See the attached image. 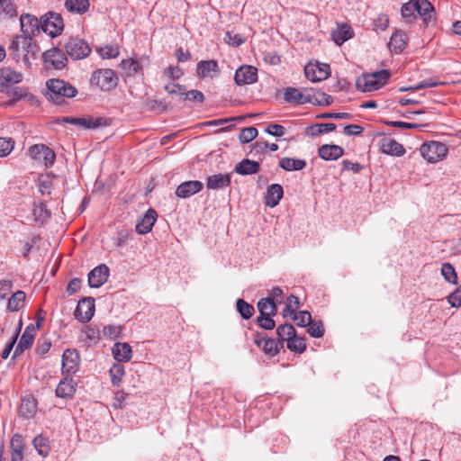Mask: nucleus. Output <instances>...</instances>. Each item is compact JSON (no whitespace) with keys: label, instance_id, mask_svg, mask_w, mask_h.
I'll return each mask as SVG.
<instances>
[{"label":"nucleus","instance_id":"nucleus-1","mask_svg":"<svg viewBox=\"0 0 461 461\" xmlns=\"http://www.w3.org/2000/svg\"><path fill=\"white\" fill-rule=\"evenodd\" d=\"M46 96L56 104H63L66 98H73L77 89L63 79L50 78L46 82Z\"/></svg>","mask_w":461,"mask_h":461},{"label":"nucleus","instance_id":"nucleus-2","mask_svg":"<svg viewBox=\"0 0 461 461\" xmlns=\"http://www.w3.org/2000/svg\"><path fill=\"white\" fill-rule=\"evenodd\" d=\"M391 77L387 69L378 70L373 73L363 74L357 77L356 86L362 92H372L383 87Z\"/></svg>","mask_w":461,"mask_h":461},{"label":"nucleus","instance_id":"nucleus-3","mask_svg":"<svg viewBox=\"0 0 461 461\" xmlns=\"http://www.w3.org/2000/svg\"><path fill=\"white\" fill-rule=\"evenodd\" d=\"M54 122L56 124H65L69 123L83 129H97L100 127L107 126L110 124V119L104 117H93L90 115L83 116V117H71V116H63L57 118Z\"/></svg>","mask_w":461,"mask_h":461},{"label":"nucleus","instance_id":"nucleus-4","mask_svg":"<svg viewBox=\"0 0 461 461\" xmlns=\"http://www.w3.org/2000/svg\"><path fill=\"white\" fill-rule=\"evenodd\" d=\"M90 84L103 91H110L116 87L118 77L111 68H99L93 72Z\"/></svg>","mask_w":461,"mask_h":461},{"label":"nucleus","instance_id":"nucleus-5","mask_svg":"<svg viewBox=\"0 0 461 461\" xmlns=\"http://www.w3.org/2000/svg\"><path fill=\"white\" fill-rule=\"evenodd\" d=\"M420 152L422 158L429 163H437L446 158L448 149L446 144L432 140L423 143Z\"/></svg>","mask_w":461,"mask_h":461},{"label":"nucleus","instance_id":"nucleus-6","mask_svg":"<svg viewBox=\"0 0 461 461\" xmlns=\"http://www.w3.org/2000/svg\"><path fill=\"white\" fill-rule=\"evenodd\" d=\"M41 30L51 38L57 37L64 30V22L60 14L49 12L41 17Z\"/></svg>","mask_w":461,"mask_h":461},{"label":"nucleus","instance_id":"nucleus-7","mask_svg":"<svg viewBox=\"0 0 461 461\" xmlns=\"http://www.w3.org/2000/svg\"><path fill=\"white\" fill-rule=\"evenodd\" d=\"M64 48L67 54L73 59H85L91 52L89 44L78 37H70L65 43Z\"/></svg>","mask_w":461,"mask_h":461},{"label":"nucleus","instance_id":"nucleus-8","mask_svg":"<svg viewBox=\"0 0 461 461\" xmlns=\"http://www.w3.org/2000/svg\"><path fill=\"white\" fill-rule=\"evenodd\" d=\"M29 156L37 162L50 167L56 159L55 152L44 144H35L30 147Z\"/></svg>","mask_w":461,"mask_h":461},{"label":"nucleus","instance_id":"nucleus-9","mask_svg":"<svg viewBox=\"0 0 461 461\" xmlns=\"http://www.w3.org/2000/svg\"><path fill=\"white\" fill-rule=\"evenodd\" d=\"M42 58L46 69L60 70L67 66L68 59L64 52L58 48L45 51Z\"/></svg>","mask_w":461,"mask_h":461},{"label":"nucleus","instance_id":"nucleus-10","mask_svg":"<svg viewBox=\"0 0 461 461\" xmlns=\"http://www.w3.org/2000/svg\"><path fill=\"white\" fill-rule=\"evenodd\" d=\"M304 74L307 79L312 82H320L327 79L330 75V68L326 63L309 62L304 68Z\"/></svg>","mask_w":461,"mask_h":461},{"label":"nucleus","instance_id":"nucleus-11","mask_svg":"<svg viewBox=\"0 0 461 461\" xmlns=\"http://www.w3.org/2000/svg\"><path fill=\"white\" fill-rule=\"evenodd\" d=\"M80 357L76 349L68 348L62 355V375H72L76 374L79 367Z\"/></svg>","mask_w":461,"mask_h":461},{"label":"nucleus","instance_id":"nucleus-12","mask_svg":"<svg viewBox=\"0 0 461 461\" xmlns=\"http://www.w3.org/2000/svg\"><path fill=\"white\" fill-rule=\"evenodd\" d=\"M94 313L95 300L92 297H86L78 302L74 316L77 321L86 323L92 319Z\"/></svg>","mask_w":461,"mask_h":461},{"label":"nucleus","instance_id":"nucleus-13","mask_svg":"<svg viewBox=\"0 0 461 461\" xmlns=\"http://www.w3.org/2000/svg\"><path fill=\"white\" fill-rule=\"evenodd\" d=\"M234 81L238 86L254 84L258 81V68L251 65H242L235 72Z\"/></svg>","mask_w":461,"mask_h":461},{"label":"nucleus","instance_id":"nucleus-14","mask_svg":"<svg viewBox=\"0 0 461 461\" xmlns=\"http://www.w3.org/2000/svg\"><path fill=\"white\" fill-rule=\"evenodd\" d=\"M20 23L23 37L32 38L41 31V20H38L35 15L23 14L20 16Z\"/></svg>","mask_w":461,"mask_h":461},{"label":"nucleus","instance_id":"nucleus-15","mask_svg":"<svg viewBox=\"0 0 461 461\" xmlns=\"http://www.w3.org/2000/svg\"><path fill=\"white\" fill-rule=\"evenodd\" d=\"M109 276V267L104 265H99L91 270L88 274V285L90 287L98 288L102 286Z\"/></svg>","mask_w":461,"mask_h":461},{"label":"nucleus","instance_id":"nucleus-16","mask_svg":"<svg viewBox=\"0 0 461 461\" xmlns=\"http://www.w3.org/2000/svg\"><path fill=\"white\" fill-rule=\"evenodd\" d=\"M77 383L71 377V375H65L62 378L57 388H56V396L63 399L72 398L76 393Z\"/></svg>","mask_w":461,"mask_h":461},{"label":"nucleus","instance_id":"nucleus-17","mask_svg":"<svg viewBox=\"0 0 461 461\" xmlns=\"http://www.w3.org/2000/svg\"><path fill=\"white\" fill-rule=\"evenodd\" d=\"M284 98L285 102L294 104H311L312 95L304 94L295 87H286L284 90Z\"/></svg>","mask_w":461,"mask_h":461},{"label":"nucleus","instance_id":"nucleus-18","mask_svg":"<svg viewBox=\"0 0 461 461\" xmlns=\"http://www.w3.org/2000/svg\"><path fill=\"white\" fill-rule=\"evenodd\" d=\"M203 184L198 180H191L181 183L176 189V195L180 198H188L199 193Z\"/></svg>","mask_w":461,"mask_h":461},{"label":"nucleus","instance_id":"nucleus-19","mask_svg":"<svg viewBox=\"0 0 461 461\" xmlns=\"http://www.w3.org/2000/svg\"><path fill=\"white\" fill-rule=\"evenodd\" d=\"M35 334L36 331L34 325L29 324L26 327L24 332L23 333L20 341L14 350V357H16L17 356L21 355L22 353H23L25 349L29 348L32 345Z\"/></svg>","mask_w":461,"mask_h":461},{"label":"nucleus","instance_id":"nucleus-20","mask_svg":"<svg viewBox=\"0 0 461 461\" xmlns=\"http://www.w3.org/2000/svg\"><path fill=\"white\" fill-rule=\"evenodd\" d=\"M157 212L154 209L149 208L143 215V217L137 222L136 231L139 234L149 233L152 230V227L157 221Z\"/></svg>","mask_w":461,"mask_h":461},{"label":"nucleus","instance_id":"nucleus-21","mask_svg":"<svg viewBox=\"0 0 461 461\" xmlns=\"http://www.w3.org/2000/svg\"><path fill=\"white\" fill-rule=\"evenodd\" d=\"M197 75L202 78H213L220 73L218 62L214 59L202 60L197 63Z\"/></svg>","mask_w":461,"mask_h":461},{"label":"nucleus","instance_id":"nucleus-22","mask_svg":"<svg viewBox=\"0 0 461 461\" xmlns=\"http://www.w3.org/2000/svg\"><path fill=\"white\" fill-rule=\"evenodd\" d=\"M24 446V439L21 434L16 433L12 437L10 442L12 461H23Z\"/></svg>","mask_w":461,"mask_h":461},{"label":"nucleus","instance_id":"nucleus-23","mask_svg":"<svg viewBox=\"0 0 461 461\" xmlns=\"http://www.w3.org/2000/svg\"><path fill=\"white\" fill-rule=\"evenodd\" d=\"M319 156L324 160H336L343 156L344 149L335 144H324L318 149Z\"/></svg>","mask_w":461,"mask_h":461},{"label":"nucleus","instance_id":"nucleus-24","mask_svg":"<svg viewBox=\"0 0 461 461\" xmlns=\"http://www.w3.org/2000/svg\"><path fill=\"white\" fill-rule=\"evenodd\" d=\"M255 342L266 354L270 356H276L284 347L283 342L268 338L258 339Z\"/></svg>","mask_w":461,"mask_h":461},{"label":"nucleus","instance_id":"nucleus-25","mask_svg":"<svg viewBox=\"0 0 461 461\" xmlns=\"http://www.w3.org/2000/svg\"><path fill=\"white\" fill-rule=\"evenodd\" d=\"M284 194V190L281 185L272 184L267 187L265 203L271 208L276 207Z\"/></svg>","mask_w":461,"mask_h":461},{"label":"nucleus","instance_id":"nucleus-26","mask_svg":"<svg viewBox=\"0 0 461 461\" xmlns=\"http://www.w3.org/2000/svg\"><path fill=\"white\" fill-rule=\"evenodd\" d=\"M23 80V75L9 67L0 68V86L17 84Z\"/></svg>","mask_w":461,"mask_h":461},{"label":"nucleus","instance_id":"nucleus-27","mask_svg":"<svg viewBox=\"0 0 461 461\" xmlns=\"http://www.w3.org/2000/svg\"><path fill=\"white\" fill-rule=\"evenodd\" d=\"M230 185V174H214L207 177L208 189H222Z\"/></svg>","mask_w":461,"mask_h":461},{"label":"nucleus","instance_id":"nucleus-28","mask_svg":"<svg viewBox=\"0 0 461 461\" xmlns=\"http://www.w3.org/2000/svg\"><path fill=\"white\" fill-rule=\"evenodd\" d=\"M353 30L350 25L345 23L339 26L331 32L332 41L339 46L353 37Z\"/></svg>","mask_w":461,"mask_h":461},{"label":"nucleus","instance_id":"nucleus-29","mask_svg":"<svg viewBox=\"0 0 461 461\" xmlns=\"http://www.w3.org/2000/svg\"><path fill=\"white\" fill-rule=\"evenodd\" d=\"M381 150L383 153L398 157L405 153L403 146L393 139H383Z\"/></svg>","mask_w":461,"mask_h":461},{"label":"nucleus","instance_id":"nucleus-30","mask_svg":"<svg viewBox=\"0 0 461 461\" xmlns=\"http://www.w3.org/2000/svg\"><path fill=\"white\" fill-rule=\"evenodd\" d=\"M23 47L25 50V54L23 55V60L27 67L31 66L30 56L32 59H35L36 55L40 52V47L38 44L32 41V38L23 37Z\"/></svg>","mask_w":461,"mask_h":461},{"label":"nucleus","instance_id":"nucleus-31","mask_svg":"<svg viewBox=\"0 0 461 461\" xmlns=\"http://www.w3.org/2000/svg\"><path fill=\"white\" fill-rule=\"evenodd\" d=\"M417 14L421 17L425 25H428L433 18L434 7L428 0H416Z\"/></svg>","mask_w":461,"mask_h":461},{"label":"nucleus","instance_id":"nucleus-32","mask_svg":"<svg viewBox=\"0 0 461 461\" xmlns=\"http://www.w3.org/2000/svg\"><path fill=\"white\" fill-rule=\"evenodd\" d=\"M113 356L118 362L129 361L131 358V348L128 343L117 342L112 348Z\"/></svg>","mask_w":461,"mask_h":461},{"label":"nucleus","instance_id":"nucleus-33","mask_svg":"<svg viewBox=\"0 0 461 461\" xmlns=\"http://www.w3.org/2000/svg\"><path fill=\"white\" fill-rule=\"evenodd\" d=\"M259 169L260 164L249 158L241 160L235 167V172L242 176L257 174Z\"/></svg>","mask_w":461,"mask_h":461},{"label":"nucleus","instance_id":"nucleus-34","mask_svg":"<svg viewBox=\"0 0 461 461\" xmlns=\"http://www.w3.org/2000/svg\"><path fill=\"white\" fill-rule=\"evenodd\" d=\"M64 5L68 12L82 15L88 11L90 3L89 0H65Z\"/></svg>","mask_w":461,"mask_h":461},{"label":"nucleus","instance_id":"nucleus-35","mask_svg":"<svg viewBox=\"0 0 461 461\" xmlns=\"http://www.w3.org/2000/svg\"><path fill=\"white\" fill-rule=\"evenodd\" d=\"M279 167L285 171H299L306 167V161L301 158H283L279 161Z\"/></svg>","mask_w":461,"mask_h":461},{"label":"nucleus","instance_id":"nucleus-36","mask_svg":"<svg viewBox=\"0 0 461 461\" xmlns=\"http://www.w3.org/2000/svg\"><path fill=\"white\" fill-rule=\"evenodd\" d=\"M407 45V35L400 31H396L391 37L389 47L396 53L402 52Z\"/></svg>","mask_w":461,"mask_h":461},{"label":"nucleus","instance_id":"nucleus-37","mask_svg":"<svg viewBox=\"0 0 461 461\" xmlns=\"http://www.w3.org/2000/svg\"><path fill=\"white\" fill-rule=\"evenodd\" d=\"M17 14L16 5L12 0L0 1V19H14Z\"/></svg>","mask_w":461,"mask_h":461},{"label":"nucleus","instance_id":"nucleus-38","mask_svg":"<svg viewBox=\"0 0 461 461\" xmlns=\"http://www.w3.org/2000/svg\"><path fill=\"white\" fill-rule=\"evenodd\" d=\"M26 299V294L18 290L14 293L8 301L7 310L9 312H17L22 309L24 305V301Z\"/></svg>","mask_w":461,"mask_h":461},{"label":"nucleus","instance_id":"nucleus-39","mask_svg":"<svg viewBox=\"0 0 461 461\" xmlns=\"http://www.w3.org/2000/svg\"><path fill=\"white\" fill-rule=\"evenodd\" d=\"M402 18L405 20L406 23H413L416 18V13H417V3L416 0H411L407 3H405L402 6Z\"/></svg>","mask_w":461,"mask_h":461},{"label":"nucleus","instance_id":"nucleus-40","mask_svg":"<svg viewBox=\"0 0 461 461\" xmlns=\"http://www.w3.org/2000/svg\"><path fill=\"white\" fill-rule=\"evenodd\" d=\"M32 443L34 448L36 449L39 455H41L43 457L49 456L50 451V445L48 438L42 435H38L34 438Z\"/></svg>","mask_w":461,"mask_h":461},{"label":"nucleus","instance_id":"nucleus-41","mask_svg":"<svg viewBox=\"0 0 461 461\" xmlns=\"http://www.w3.org/2000/svg\"><path fill=\"white\" fill-rule=\"evenodd\" d=\"M336 129V124L329 123H317L312 124L307 128V134L311 137H317L326 132H331Z\"/></svg>","mask_w":461,"mask_h":461},{"label":"nucleus","instance_id":"nucleus-42","mask_svg":"<svg viewBox=\"0 0 461 461\" xmlns=\"http://www.w3.org/2000/svg\"><path fill=\"white\" fill-rule=\"evenodd\" d=\"M272 299L262 298L258 303V309L259 315H276L277 312V306L275 303L271 302Z\"/></svg>","mask_w":461,"mask_h":461},{"label":"nucleus","instance_id":"nucleus-43","mask_svg":"<svg viewBox=\"0 0 461 461\" xmlns=\"http://www.w3.org/2000/svg\"><path fill=\"white\" fill-rule=\"evenodd\" d=\"M286 342L287 348L293 352L301 354L306 350V344L303 338H298L295 335L290 337Z\"/></svg>","mask_w":461,"mask_h":461},{"label":"nucleus","instance_id":"nucleus-44","mask_svg":"<svg viewBox=\"0 0 461 461\" xmlns=\"http://www.w3.org/2000/svg\"><path fill=\"white\" fill-rule=\"evenodd\" d=\"M121 68L127 77L134 76L140 69L139 61L133 59H123L121 62Z\"/></svg>","mask_w":461,"mask_h":461},{"label":"nucleus","instance_id":"nucleus-45","mask_svg":"<svg viewBox=\"0 0 461 461\" xmlns=\"http://www.w3.org/2000/svg\"><path fill=\"white\" fill-rule=\"evenodd\" d=\"M295 329L290 323H285L283 325H279L276 329V334L278 336V340L284 343V341H287L290 337L295 336Z\"/></svg>","mask_w":461,"mask_h":461},{"label":"nucleus","instance_id":"nucleus-46","mask_svg":"<svg viewBox=\"0 0 461 461\" xmlns=\"http://www.w3.org/2000/svg\"><path fill=\"white\" fill-rule=\"evenodd\" d=\"M110 376L113 385L118 386L124 375V366L121 363L113 364L110 368Z\"/></svg>","mask_w":461,"mask_h":461},{"label":"nucleus","instance_id":"nucleus-47","mask_svg":"<svg viewBox=\"0 0 461 461\" xmlns=\"http://www.w3.org/2000/svg\"><path fill=\"white\" fill-rule=\"evenodd\" d=\"M236 305L237 311L244 320H249L253 316L255 312L253 305L248 303L243 299H238Z\"/></svg>","mask_w":461,"mask_h":461},{"label":"nucleus","instance_id":"nucleus-48","mask_svg":"<svg viewBox=\"0 0 461 461\" xmlns=\"http://www.w3.org/2000/svg\"><path fill=\"white\" fill-rule=\"evenodd\" d=\"M300 307V302L298 297L294 295H290L287 297L285 302V307L283 310V316L292 317V315L295 312V311Z\"/></svg>","mask_w":461,"mask_h":461},{"label":"nucleus","instance_id":"nucleus-49","mask_svg":"<svg viewBox=\"0 0 461 461\" xmlns=\"http://www.w3.org/2000/svg\"><path fill=\"white\" fill-rule=\"evenodd\" d=\"M441 275L444 279L450 283L456 285L457 284V275L454 268V267L450 263H444L441 267Z\"/></svg>","mask_w":461,"mask_h":461},{"label":"nucleus","instance_id":"nucleus-50","mask_svg":"<svg viewBox=\"0 0 461 461\" xmlns=\"http://www.w3.org/2000/svg\"><path fill=\"white\" fill-rule=\"evenodd\" d=\"M333 103V98L331 95H327L322 92H315L312 95V104L328 106Z\"/></svg>","mask_w":461,"mask_h":461},{"label":"nucleus","instance_id":"nucleus-51","mask_svg":"<svg viewBox=\"0 0 461 461\" xmlns=\"http://www.w3.org/2000/svg\"><path fill=\"white\" fill-rule=\"evenodd\" d=\"M36 411V402L34 400L23 399L20 407V412L26 418H31Z\"/></svg>","mask_w":461,"mask_h":461},{"label":"nucleus","instance_id":"nucleus-52","mask_svg":"<svg viewBox=\"0 0 461 461\" xmlns=\"http://www.w3.org/2000/svg\"><path fill=\"white\" fill-rule=\"evenodd\" d=\"M292 318L300 327H308L312 321V315L308 311H300L298 313L294 312Z\"/></svg>","mask_w":461,"mask_h":461},{"label":"nucleus","instance_id":"nucleus-53","mask_svg":"<svg viewBox=\"0 0 461 461\" xmlns=\"http://www.w3.org/2000/svg\"><path fill=\"white\" fill-rule=\"evenodd\" d=\"M258 136V130L251 126L241 130L240 132V140L242 143H249L252 141Z\"/></svg>","mask_w":461,"mask_h":461},{"label":"nucleus","instance_id":"nucleus-54","mask_svg":"<svg viewBox=\"0 0 461 461\" xmlns=\"http://www.w3.org/2000/svg\"><path fill=\"white\" fill-rule=\"evenodd\" d=\"M324 327L321 321H312L308 325L307 332L313 338H321L324 335Z\"/></svg>","mask_w":461,"mask_h":461},{"label":"nucleus","instance_id":"nucleus-55","mask_svg":"<svg viewBox=\"0 0 461 461\" xmlns=\"http://www.w3.org/2000/svg\"><path fill=\"white\" fill-rule=\"evenodd\" d=\"M225 41L231 46L239 47L245 42L246 39L244 36L233 32H227L224 38Z\"/></svg>","mask_w":461,"mask_h":461},{"label":"nucleus","instance_id":"nucleus-56","mask_svg":"<svg viewBox=\"0 0 461 461\" xmlns=\"http://www.w3.org/2000/svg\"><path fill=\"white\" fill-rule=\"evenodd\" d=\"M97 50L103 59L116 58L120 53L119 48L113 45H105Z\"/></svg>","mask_w":461,"mask_h":461},{"label":"nucleus","instance_id":"nucleus-57","mask_svg":"<svg viewBox=\"0 0 461 461\" xmlns=\"http://www.w3.org/2000/svg\"><path fill=\"white\" fill-rule=\"evenodd\" d=\"M122 328L118 325H106L103 328V334L109 339H116L120 337Z\"/></svg>","mask_w":461,"mask_h":461},{"label":"nucleus","instance_id":"nucleus-58","mask_svg":"<svg viewBox=\"0 0 461 461\" xmlns=\"http://www.w3.org/2000/svg\"><path fill=\"white\" fill-rule=\"evenodd\" d=\"M163 77L175 81L183 76V71L179 67L169 66L163 70Z\"/></svg>","mask_w":461,"mask_h":461},{"label":"nucleus","instance_id":"nucleus-59","mask_svg":"<svg viewBox=\"0 0 461 461\" xmlns=\"http://www.w3.org/2000/svg\"><path fill=\"white\" fill-rule=\"evenodd\" d=\"M14 141L11 138H0V157H6L11 153Z\"/></svg>","mask_w":461,"mask_h":461},{"label":"nucleus","instance_id":"nucleus-60","mask_svg":"<svg viewBox=\"0 0 461 461\" xmlns=\"http://www.w3.org/2000/svg\"><path fill=\"white\" fill-rule=\"evenodd\" d=\"M271 316L272 315H259L257 318L258 325L264 330H273L276 326V322Z\"/></svg>","mask_w":461,"mask_h":461},{"label":"nucleus","instance_id":"nucleus-61","mask_svg":"<svg viewBox=\"0 0 461 461\" xmlns=\"http://www.w3.org/2000/svg\"><path fill=\"white\" fill-rule=\"evenodd\" d=\"M181 96H183L184 100L196 101L199 103H203L204 100L203 94L199 90H185L181 93Z\"/></svg>","mask_w":461,"mask_h":461},{"label":"nucleus","instance_id":"nucleus-62","mask_svg":"<svg viewBox=\"0 0 461 461\" xmlns=\"http://www.w3.org/2000/svg\"><path fill=\"white\" fill-rule=\"evenodd\" d=\"M267 299H272L271 302L275 303V305L278 306L283 303V290L279 286L273 287L269 293Z\"/></svg>","mask_w":461,"mask_h":461},{"label":"nucleus","instance_id":"nucleus-63","mask_svg":"<svg viewBox=\"0 0 461 461\" xmlns=\"http://www.w3.org/2000/svg\"><path fill=\"white\" fill-rule=\"evenodd\" d=\"M266 132H267L269 135L275 136V137H282L285 134L286 130L285 128L277 123H271L267 126Z\"/></svg>","mask_w":461,"mask_h":461},{"label":"nucleus","instance_id":"nucleus-64","mask_svg":"<svg viewBox=\"0 0 461 461\" xmlns=\"http://www.w3.org/2000/svg\"><path fill=\"white\" fill-rule=\"evenodd\" d=\"M447 300L448 303L452 307H460L461 306V285L457 287L454 292H452L447 297Z\"/></svg>","mask_w":461,"mask_h":461}]
</instances>
